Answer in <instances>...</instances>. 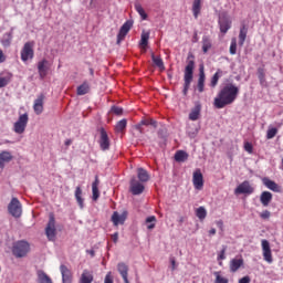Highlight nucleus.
Wrapping results in <instances>:
<instances>
[{"label": "nucleus", "instance_id": "obj_18", "mask_svg": "<svg viewBox=\"0 0 283 283\" xmlns=\"http://www.w3.org/2000/svg\"><path fill=\"white\" fill-rule=\"evenodd\" d=\"M98 143L103 151H107V149H109V137L107 136V132H105V129L101 130V137Z\"/></svg>", "mask_w": 283, "mask_h": 283}, {"label": "nucleus", "instance_id": "obj_26", "mask_svg": "<svg viewBox=\"0 0 283 283\" xmlns=\"http://www.w3.org/2000/svg\"><path fill=\"white\" fill-rule=\"evenodd\" d=\"M271 200H273V193L270 191H263L260 196V202L263 207H269L271 205Z\"/></svg>", "mask_w": 283, "mask_h": 283}, {"label": "nucleus", "instance_id": "obj_22", "mask_svg": "<svg viewBox=\"0 0 283 283\" xmlns=\"http://www.w3.org/2000/svg\"><path fill=\"white\" fill-rule=\"evenodd\" d=\"M205 81H207V76L205 75V65H200L199 67V80H198V92H205Z\"/></svg>", "mask_w": 283, "mask_h": 283}, {"label": "nucleus", "instance_id": "obj_54", "mask_svg": "<svg viewBox=\"0 0 283 283\" xmlns=\"http://www.w3.org/2000/svg\"><path fill=\"white\" fill-rule=\"evenodd\" d=\"M260 218H262L263 220H269L271 218V212L269 210H264L263 212H261Z\"/></svg>", "mask_w": 283, "mask_h": 283}, {"label": "nucleus", "instance_id": "obj_31", "mask_svg": "<svg viewBox=\"0 0 283 283\" xmlns=\"http://www.w3.org/2000/svg\"><path fill=\"white\" fill-rule=\"evenodd\" d=\"M12 39H13L12 31L4 33L1 39V44L3 45V48H10V45H12Z\"/></svg>", "mask_w": 283, "mask_h": 283}, {"label": "nucleus", "instance_id": "obj_43", "mask_svg": "<svg viewBox=\"0 0 283 283\" xmlns=\"http://www.w3.org/2000/svg\"><path fill=\"white\" fill-rule=\"evenodd\" d=\"M148 43H149V31H146V32L144 31L142 33L140 45L142 48H147Z\"/></svg>", "mask_w": 283, "mask_h": 283}, {"label": "nucleus", "instance_id": "obj_17", "mask_svg": "<svg viewBox=\"0 0 283 283\" xmlns=\"http://www.w3.org/2000/svg\"><path fill=\"white\" fill-rule=\"evenodd\" d=\"M45 101V95L40 94L38 96V98L34 101L33 104V111L35 112V114L38 116H40V114H43V102Z\"/></svg>", "mask_w": 283, "mask_h": 283}, {"label": "nucleus", "instance_id": "obj_38", "mask_svg": "<svg viewBox=\"0 0 283 283\" xmlns=\"http://www.w3.org/2000/svg\"><path fill=\"white\" fill-rule=\"evenodd\" d=\"M187 158H189V155L186 151H184V150H178L175 154V160L177 163H185V160H187Z\"/></svg>", "mask_w": 283, "mask_h": 283}, {"label": "nucleus", "instance_id": "obj_41", "mask_svg": "<svg viewBox=\"0 0 283 283\" xmlns=\"http://www.w3.org/2000/svg\"><path fill=\"white\" fill-rule=\"evenodd\" d=\"M213 275L216 277L214 283H229V279L222 276V272H214Z\"/></svg>", "mask_w": 283, "mask_h": 283}, {"label": "nucleus", "instance_id": "obj_39", "mask_svg": "<svg viewBox=\"0 0 283 283\" xmlns=\"http://www.w3.org/2000/svg\"><path fill=\"white\" fill-rule=\"evenodd\" d=\"M222 70H217V72L214 73V75L211 78L210 82V86L216 87V85H218V82L220 81V78H222Z\"/></svg>", "mask_w": 283, "mask_h": 283}, {"label": "nucleus", "instance_id": "obj_50", "mask_svg": "<svg viewBox=\"0 0 283 283\" xmlns=\"http://www.w3.org/2000/svg\"><path fill=\"white\" fill-rule=\"evenodd\" d=\"M243 147L248 154H253V144L245 142Z\"/></svg>", "mask_w": 283, "mask_h": 283}, {"label": "nucleus", "instance_id": "obj_27", "mask_svg": "<svg viewBox=\"0 0 283 283\" xmlns=\"http://www.w3.org/2000/svg\"><path fill=\"white\" fill-rule=\"evenodd\" d=\"M75 200L80 207V209H84L85 207V199H83V189L80 186L75 188Z\"/></svg>", "mask_w": 283, "mask_h": 283}, {"label": "nucleus", "instance_id": "obj_60", "mask_svg": "<svg viewBox=\"0 0 283 283\" xmlns=\"http://www.w3.org/2000/svg\"><path fill=\"white\" fill-rule=\"evenodd\" d=\"M209 234L210 235H216V228L210 229Z\"/></svg>", "mask_w": 283, "mask_h": 283}, {"label": "nucleus", "instance_id": "obj_40", "mask_svg": "<svg viewBox=\"0 0 283 283\" xmlns=\"http://www.w3.org/2000/svg\"><path fill=\"white\" fill-rule=\"evenodd\" d=\"M247 32H248V29L247 27H242L240 29V33H239V45H244V42L247 41Z\"/></svg>", "mask_w": 283, "mask_h": 283}, {"label": "nucleus", "instance_id": "obj_47", "mask_svg": "<svg viewBox=\"0 0 283 283\" xmlns=\"http://www.w3.org/2000/svg\"><path fill=\"white\" fill-rule=\"evenodd\" d=\"M238 52V40H235V38H233L231 40V44H230V54H237Z\"/></svg>", "mask_w": 283, "mask_h": 283}, {"label": "nucleus", "instance_id": "obj_46", "mask_svg": "<svg viewBox=\"0 0 283 283\" xmlns=\"http://www.w3.org/2000/svg\"><path fill=\"white\" fill-rule=\"evenodd\" d=\"M135 9L138 12V14L142 17L143 21H145V19H147V13L145 12V9H143V6H140V3H136Z\"/></svg>", "mask_w": 283, "mask_h": 283}, {"label": "nucleus", "instance_id": "obj_12", "mask_svg": "<svg viewBox=\"0 0 283 283\" xmlns=\"http://www.w3.org/2000/svg\"><path fill=\"white\" fill-rule=\"evenodd\" d=\"M132 25H134V23L129 20L122 25L119 33L117 34V44H120L122 41H125L129 30H132Z\"/></svg>", "mask_w": 283, "mask_h": 283}, {"label": "nucleus", "instance_id": "obj_44", "mask_svg": "<svg viewBox=\"0 0 283 283\" xmlns=\"http://www.w3.org/2000/svg\"><path fill=\"white\" fill-rule=\"evenodd\" d=\"M146 224H147V229H149V231H151V229L156 228V217L155 216H150L146 219Z\"/></svg>", "mask_w": 283, "mask_h": 283}, {"label": "nucleus", "instance_id": "obj_57", "mask_svg": "<svg viewBox=\"0 0 283 283\" xmlns=\"http://www.w3.org/2000/svg\"><path fill=\"white\" fill-rule=\"evenodd\" d=\"M259 78L261 82L264 81V70L262 69H259Z\"/></svg>", "mask_w": 283, "mask_h": 283}, {"label": "nucleus", "instance_id": "obj_32", "mask_svg": "<svg viewBox=\"0 0 283 283\" xmlns=\"http://www.w3.org/2000/svg\"><path fill=\"white\" fill-rule=\"evenodd\" d=\"M137 177L139 182H149V172H147V170L144 168L137 169Z\"/></svg>", "mask_w": 283, "mask_h": 283}, {"label": "nucleus", "instance_id": "obj_35", "mask_svg": "<svg viewBox=\"0 0 283 283\" xmlns=\"http://www.w3.org/2000/svg\"><path fill=\"white\" fill-rule=\"evenodd\" d=\"M153 63H155L156 67L159 69L160 72H165V62L160 56L151 55Z\"/></svg>", "mask_w": 283, "mask_h": 283}, {"label": "nucleus", "instance_id": "obj_53", "mask_svg": "<svg viewBox=\"0 0 283 283\" xmlns=\"http://www.w3.org/2000/svg\"><path fill=\"white\" fill-rule=\"evenodd\" d=\"M8 83H10V77H1L0 76V88L6 87V85H8Z\"/></svg>", "mask_w": 283, "mask_h": 283}, {"label": "nucleus", "instance_id": "obj_29", "mask_svg": "<svg viewBox=\"0 0 283 283\" xmlns=\"http://www.w3.org/2000/svg\"><path fill=\"white\" fill-rule=\"evenodd\" d=\"M94 282V274L90 272L88 270H84L81 277L80 283H92Z\"/></svg>", "mask_w": 283, "mask_h": 283}, {"label": "nucleus", "instance_id": "obj_42", "mask_svg": "<svg viewBox=\"0 0 283 283\" xmlns=\"http://www.w3.org/2000/svg\"><path fill=\"white\" fill-rule=\"evenodd\" d=\"M127 127V119L119 120L115 126V132L120 134Z\"/></svg>", "mask_w": 283, "mask_h": 283}, {"label": "nucleus", "instance_id": "obj_49", "mask_svg": "<svg viewBox=\"0 0 283 283\" xmlns=\"http://www.w3.org/2000/svg\"><path fill=\"white\" fill-rule=\"evenodd\" d=\"M226 253H227V248H223V249L219 252V254H218V258H217L218 262H220V261H222V260H227Z\"/></svg>", "mask_w": 283, "mask_h": 283}, {"label": "nucleus", "instance_id": "obj_48", "mask_svg": "<svg viewBox=\"0 0 283 283\" xmlns=\"http://www.w3.org/2000/svg\"><path fill=\"white\" fill-rule=\"evenodd\" d=\"M277 135V128H269L266 133L268 140H271V138H275Z\"/></svg>", "mask_w": 283, "mask_h": 283}, {"label": "nucleus", "instance_id": "obj_5", "mask_svg": "<svg viewBox=\"0 0 283 283\" xmlns=\"http://www.w3.org/2000/svg\"><path fill=\"white\" fill-rule=\"evenodd\" d=\"M20 55H21V61L23 63H28V61H32V59H34V42L29 41L24 43V45L21 49Z\"/></svg>", "mask_w": 283, "mask_h": 283}, {"label": "nucleus", "instance_id": "obj_37", "mask_svg": "<svg viewBox=\"0 0 283 283\" xmlns=\"http://www.w3.org/2000/svg\"><path fill=\"white\" fill-rule=\"evenodd\" d=\"M38 282L39 283H52V279L45 274L43 271H38Z\"/></svg>", "mask_w": 283, "mask_h": 283}, {"label": "nucleus", "instance_id": "obj_21", "mask_svg": "<svg viewBox=\"0 0 283 283\" xmlns=\"http://www.w3.org/2000/svg\"><path fill=\"white\" fill-rule=\"evenodd\" d=\"M14 157L12 153L3 150L0 153V169H3L8 163H10Z\"/></svg>", "mask_w": 283, "mask_h": 283}, {"label": "nucleus", "instance_id": "obj_25", "mask_svg": "<svg viewBox=\"0 0 283 283\" xmlns=\"http://www.w3.org/2000/svg\"><path fill=\"white\" fill-rule=\"evenodd\" d=\"M243 265H244V259H242V256H240L239 259H232L230 261V271L232 273H235Z\"/></svg>", "mask_w": 283, "mask_h": 283}, {"label": "nucleus", "instance_id": "obj_19", "mask_svg": "<svg viewBox=\"0 0 283 283\" xmlns=\"http://www.w3.org/2000/svg\"><path fill=\"white\" fill-rule=\"evenodd\" d=\"M117 271L120 274V276L123 277L124 283H129V279H128L129 266H127V264H125V263H118Z\"/></svg>", "mask_w": 283, "mask_h": 283}, {"label": "nucleus", "instance_id": "obj_3", "mask_svg": "<svg viewBox=\"0 0 283 283\" xmlns=\"http://www.w3.org/2000/svg\"><path fill=\"white\" fill-rule=\"evenodd\" d=\"M8 211L13 218H21L23 216V205L17 197H13L8 205Z\"/></svg>", "mask_w": 283, "mask_h": 283}, {"label": "nucleus", "instance_id": "obj_14", "mask_svg": "<svg viewBox=\"0 0 283 283\" xmlns=\"http://www.w3.org/2000/svg\"><path fill=\"white\" fill-rule=\"evenodd\" d=\"M130 191L133 196H140L145 191V185L143 181H138L136 178L130 180Z\"/></svg>", "mask_w": 283, "mask_h": 283}, {"label": "nucleus", "instance_id": "obj_1", "mask_svg": "<svg viewBox=\"0 0 283 283\" xmlns=\"http://www.w3.org/2000/svg\"><path fill=\"white\" fill-rule=\"evenodd\" d=\"M240 94V87L233 83L223 85L217 96L214 97L213 105L217 109H223L227 105H233Z\"/></svg>", "mask_w": 283, "mask_h": 283}, {"label": "nucleus", "instance_id": "obj_6", "mask_svg": "<svg viewBox=\"0 0 283 283\" xmlns=\"http://www.w3.org/2000/svg\"><path fill=\"white\" fill-rule=\"evenodd\" d=\"M12 252L15 258H25L30 252V243L27 241H18L14 243Z\"/></svg>", "mask_w": 283, "mask_h": 283}, {"label": "nucleus", "instance_id": "obj_55", "mask_svg": "<svg viewBox=\"0 0 283 283\" xmlns=\"http://www.w3.org/2000/svg\"><path fill=\"white\" fill-rule=\"evenodd\" d=\"M239 283H251V276H243L239 280Z\"/></svg>", "mask_w": 283, "mask_h": 283}, {"label": "nucleus", "instance_id": "obj_23", "mask_svg": "<svg viewBox=\"0 0 283 283\" xmlns=\"http://www.w3.org/2000/svg\"><path fill=\"white\" fill-rule=\"evenodd\" d=\"M262 182H263L264 187H266V189H270V191H274L275 193H280V186L275 181L264 177L262 179Z\"/></svg>", "mask_w": 283, "mask_h": 283}, {"label": "nucleus", "instance_id": "obj_45", "mask_svg": "<svg viewBox=\"0 0 283 283\" xmlns=\"http://www.w3.org/2000/svg\"><path fill=\"white\" fill-rule=\"evenodd\" d=\"M196 216L199 220H205V218H207V209H205V207H199L196 210Z\"/></svg>", "mask_w": 283, "mask_h": 283}, {"label": "nucleus", "instance_id": "obj_30", "mask_svg": "<svg viewBox=\"0 0 283 283\" xmlns=\"http://www.w3.org/2000/svg\"><path fill=\"white\" fill-rule=\"evenodd\" d=\"M200 10H202V0H192V14L195 19H198Z\"/></svg>", "mask_w": 283, "mask_h": 283}, {"label": "nucleus", "instance_id": "obj_28", "mask_svg": "<svg viewBox=\"0 0 283 283\" xmlns=\"http://www.w3.org/2000/svg\"><path fill=\"white\" fill-rule=\"evenodd\" d=\"M143 125L149 126L151 125V127H158V122H156V119H151V118H144L140 120L139 124L136 125V129H138L140 132V127H143Z\"/></svg>", "mask_w": 283, "mask_h": 283}, {"label": "nucleus", "instance_id": "obj_2", "mask_svg": "<svg viewBox=\"0 0 283 283\" xmlns=\"http://www.w3.org/2000/svg\"><path fill=\"white\" fill-rule=\"evenodd\" d=\"M196 67V62L193 60H189L185 71H184V94H187L189 92V87H191V82L193 81V70Z\"/></svg>", "mask_w": 283, "mask_h": 283}, {"label": "nucleus", "instance_id": "obj_9", "mask_svg": "<svg viewBox=\"0 0 283 283\" xmlns=\"http://www.w3.org/2000/svg\"><path fill=\"white\" fill-rule=\"evenodd\" d=\"M253 191H255V188H253V186H251V182H249L248 180L241 182L235 189H234V195L235 196H251V193H253Z\"/></svg>", "mask_w": 283, "mask_h": 283}, {"label": "nucleus", "instance_id": "obj_16", "mask_svg": "<svg viewBox=\"0 0 283 283\" xmlns=\"http://www.w3.org/2000/svg\"><path fill=\"white\" fill-rule=\"evenodd\" d=\"M125 220H127V211H124L122 214L115 211L112 216V222L115 227H118V224H125Z\"/></svg>", "mask_w": 283, "mask_h": 283}, {"label": "nucleus", "instance_id": "obj_10", "mask_svg": "<svg viewBox=\"0 0 283 283\" xmlns=\"http://www.w3.org/2000/svg\"><path fill=\"white\" fill-rule=\"evenodd\" d=\"M192 185L198 191L202 190V188L205 187V177L202 176V171H200V169H197L193 172Z\"/></svg>", "mask_w": 283, "mask_h": 283}, {"label": "nucleus", "instance_id": "obj_24", "mask_svg": "<svg viewBox=\"0 0 283 283\" xmlns=\"http://www.w3.org/2000/svg\"><path fill=\"white\" fill-rule=\"evenodd\" d=\"M98 185H101V180H98V176H96L94 182L92 184V199L94 202L101 198V190H98Z\"/></svg>", "mask_w": 283, "mask_h": 283}, {"label": "nucleus", "instance_id": "obj_61", "mask_svg": "<svg viewBox=\"0 0 283 283\" xmlns=\"http://www.w3.org/2000/svg\"><path fill=\"white\" fill-rule=\"evenodd\" d=\"M65 145H66V147H70V145H72V140L71 139H66L65 140Z\"/></svg>", "mask_w": 283, "mask_h": 283}, {"label": "nucleus", "instance_id": "obj_36", "mask_svg": "<svg viewBox=\"0 0 283 283\" xmlns=\"http://www.w3.org/2000/svg\"><path fill=\"white\" fill-rule=\"evenodd\" d=\"M211 50V39L209 36L205 35L202 38V52L203 54H207Z\"/></svg>", "mask_w": 283, "mask_h": 283}, {"label": "nucleus", "instance_id": "obj_51", "mask_svg": "<svg viewBox=\"0 0 283 283\" xmlns=\"http://www.w3.org/2000/svg\"><path fill=\"white\" fill-rule=\"evenodd\" d=\"M111 112H112L113 114H115L116 116L123 115V108H120V107H118V106H113V107L111 108Z\"/></svg>", "mask_w": 283, "mask_h": 283}, {"label": "nucleus", "instance_id": "obj_11", "mask_svg": "<svg viewBox=\"0 0 283 283\" xmlns=\"http://www.w3.org/2000/svg\"><path fill=\"white\" fill-rule=\"evenodd\" d=\"M50 67H51L50 62L46 59H43L42 61L38 62V73L41 81H43L45 76H48V73L50 72Z\"/></svg>", "mask_w": 283, "mask_h": 283}, {"label": "nucleus", "instance_id": "obj_7", "mask_svg": "<svg viewBox=\"0 0 283 283\" xmlns=\"http://www.w3.org/2000/svg\"><path fill=\"white\" fill-rule=\"evenodd\" d=\"M261 249L264 262H266L268 264H273V252L271 250V243L269 242V240H261Z\"/></svg>", "mask_w": 283, "mask_h": 283}, {"label": "nucleus", "instance_id": "obj_20", "mask_svg": "<svg viewBox=\"0 0 283 283\" xmlns=\"http://www.w3.org/2000/svg\"><path fill=\"white\" fill-rule=\"evenodd\" d=\"M62 282L63 283H72V270H70L66 265L60 266Z\"/></svg>", "mask_w": 283, "mask_h": 283}, {"label": "nucleus", "instance_id": "obj_62", "mask_svg": "<svg viewBox=\"0 0 283 283\" xmlns=\"http://www.w3.org/2000/svg\"><path fill=\"white\" fill-rule=\"evenodd\" d=\"M171 265H172V270L176 269V260L171 259Z\"/></svg>", "mask_w": 283, "mask_h": 283}, {"label": "nucleus", "instance_id": "obj_33", "mask_svg": "<svg viewBox=\"0 0 283 283\" xmlns=\"http://www.w3.org/2000/svg\"><path fill=\"white\" fill-rule=\"evenodd\" d=\"M76 94L77 96H85V94H90V83L83 82L80 86H77Z\"/></svg>", "mask_w": 283, "mask_h": 283}, {"label": "nucleus", "instance_id": "obj_64", "mask_svg": "<svg viewBox=\"0 0 283 283\" xmlns=\"http://www.w3.org/2000/svg\"><path fill=\"white\" fill-rule=\"evenodd\" d=\"M4 143H10V140H6Z\"/></svg>", "mask_w": 283, "mask_h": 283}, {"label": "nucleus", "instance_id": "obj_63", "mask_svg": "<svg viewBox=\"0 0 283 283\" xmlns=\"http://www.w3.org/2000/svg\"><path fill=\"white\" fill-rule=\"evenodd\" d=\"M188 59H193V55H189Z\"/></svg>", "mask_w": 283, "mask_h": 283}, {"label": "nucleus", "instance_id": "obj_15", "mask_svg": "<svg viewBox=\"0 0 283 283\" xmlns=\"http://www.w3.org/2000/svg\"><path fill=\"white\" fill-rule=\"evenodd\" d=\"M231 19H229V17L227 15H221L219 18V28H220V32L222 34H227V32H229V30H231Z\"/></svg>", "mask_w": 283, "mask_h": 283}, {"label": "nucleus", "instance_id": "obj_52", "mask_svg": "<svg viewBox=\"0 0 283 283\" xmlns=\"http://www.w3.org/2000/svg\"><path fill=\"white\" fill-rule=\"evenodd\" d=\"M104 283H114V276L112 275V272H107Z\"/></svg>", "mask_w": 283, "mask_h": 283}, {"label": "nucleus", "instance_id": "obj_56", "mask_svg": "<svg viewBox=\"0 0 283 283\" xmlns=\"http://www.w3.org/2000/svg\"><path fill=\"white\" fill-rule=\"evenodd\" d=\"M216 224L221 231L224 229V222L222 220L217 221Z\"/></svg>", "mask_w": 283, "mask_h": 283}, {"label": "nucleus", "instance_id": "obj_34", "mask_svg": "<svg viewBox=\"0 0 283 283\" xmlns=\"http://www.w3.org/2000/svg\"><path fill=\"white\" fill-rule=\"evenodd\" d=\"M201 109L202 107L200 105H196L189 114L190 120H198V118H200Z\"/></svg>", "mask_w": 283, "mask_h": 283}, {"label": "nucleus", "instance_id": "obj_13", "mask_svg": "<svg viewBox=\"0 0 283 283\" xmlns=\"http://www.w3.org/2000/svg\"><path fill=\"white\" fill-rule=\"evenodd\" d=\"M132 25H134V23L129 20L122 25L119 33L117 34V44H120L122 41H125L129 30H132Z\"/></svg>", "mask_w": 283, "mask_h": 283}, {"label": "nucleus", "instance_id": "obj_59", "mask_svg": "<svg viewBox=\"0 0 283 283\" xmlns=\"http://www.w3.org/2000/svg\"><path fill=\"white\" fill-rule=\"evenodd\" d=\"M112 240L113 242H118V232H115L113 235H112Z\"/></svg>", "mask_w": 283, "mask_h": 283}, {"label": "nucleus", "instance_id": "obj_8", "mask_svg": "<svg viewBox=\"0 0 283 283\" xmlns=\"http://www.w3.org/2000/svg\"><path fill=\"white\" fill-rule=\"evenodd\" d=\"M28 120H30L28 113L19 116L18 120L13 125V130L15 134H23L28 127Z\"/></svg>", "mask_w": 283, "mask_h": 283}, {"label": "nucleus", "instance_id": "obj_4", "mask_svg": "<svg viewBox=\"0 0 283 283\" xmlns=\"http://www.w3.org/2000/svg\"><path fill=\"white\" fill-rule=\"evenodd\" d=\"M45 235L50 242H54L56 240V218H54V213L49 214V222L45 228Z\"/></svg>", "mask_w": 283, "mask_h": 283}, {"label": "nucleus", "instance_id": "obj_58", "mask_svg": "<svg viewBox=\"0 0 283 283\" xmlns=\"http://www.w3.org/2000/svg\"><path fill=\"white\" fill-rule=\"evenodd\" d=\"M0 63H6V54H3V51L0 49Z\"/></svg>", "mask_w": 283, "mask_h": 283}]
</instances>
